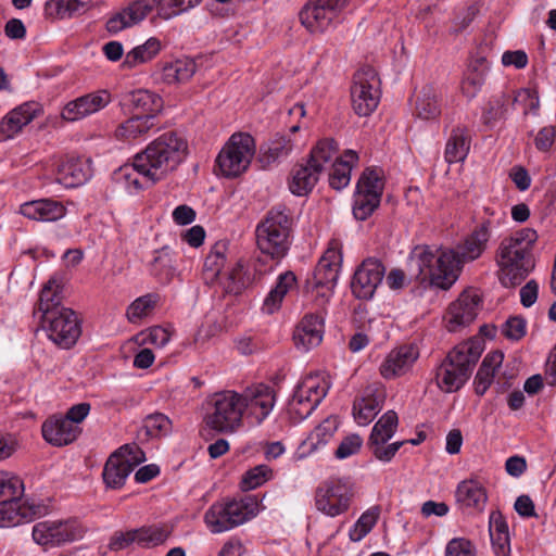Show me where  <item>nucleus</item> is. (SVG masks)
Segmentation results:
<instances>
[{
    "label": "nucleus",
    "instance_id": "f257e3e1",
    "mask_svg": "<svg viewBox=\"0 0 556 556\" xmlns=\"http://www.w3.org/2000/svg\"><path fill=\"white\" fill-rule=\"evenodd\" d=\"M187 154V140L175 131H168L135 155V167L147 184L154 185L176 170Z\"/></svg>",
    "mask_w": 556,
    "mask_h": 556
},
{
    "label": "nucleus",
    "instance_id": "f03ea898",
    "mask_svg": "<svg viewBox=\"0 0 556 556\" xmlns=\"http://www.w3.org/2000/svg\"><path fill=\"white\" fill-rule=\"evenodd\" d=\"M539 236L533 228H522L504 238L496 252L500 281L505 288L519 286L534 269L532 254Z\"/></svg>",
    "mask_w": 556,
    "mask_h": 556
},
{
    "label": "nucleus",
    "instance_id": "7ed1b4c3",
    "mask_svg": "<svg viewBox=\"0 0 556 556\" xmlns=\"http://www.w3.org/2000/svg\"><path fill=\"white\" fill-rule=\"evenodd\" d=\"M484 350L481 339H469L455 345L437 369V384L447 393L458 391L470 378Z\"/></svg>",
    "mask_w": 556,
    "mask_h": 556
},
{
    "label": "nucleus",
    "instance_id": "20e7f679",
    "mask_svg": "<svg viewBox=\"0 0 556 556\" xmlns=\"http://www.w3.org/2000/svg\"><path fill=\"white\" fill-rule=\"evenodd\" d=\"M293 218L285 205L271 207L255 229L256 244L262 254L273 261L283 258L291 245Z\"/></svg>",
    "mask_w": 556,
    "mask_h": 556
},
{
    "label": "nucleus",
    "instance_id": "39448f33",
    "mask_svg": "<svg viewBox=\"0 0 556 556\" xmlns=\"http://www.w3.org/2000/svg\"><path fill=\"white\" fill-rule=\"evenodd\" d=\"M435 254L429 247H416L412 253V262L418 269L417 278L429 281L431 286L443 290L450 289L458 278L462 262L456 251L439 250Z\"/></svg>",
    "mask_w": 556,
    "mask_h": 556
},
{
    "label": "nucleus",
    "instance_id": "423d86ee",
    "mask_svg": "<svg viewBox=\"0 0 556 556\" xmlns=\"http://www.w3.org/2000/svg\"><path fill=\"white\" fill-rule=\"evenodd\" d=\"M202 0H137L111 16L106 22L109 33L116 34L143 21L149 13L160 7L165 18L177 15L198 5Z\"/></svg>",
    "mask_w": 556,
    "mask_h": 556
},
{
    "label": "nucleus",
    "instance_id": "0eeeda50",
    "mask_svg": "<svg viewBox=\"0 0 556 556\" xmlns=\"http://www.w3.org/2000/svg\"><path fill=\"white\" fill-rule=\"evenodd\" d=\"M39 329L48 340L62 350L74 348L83 332L81 319L70 307H54L43 311L37 331Z\"/></svg>",
    "mask_w": 556,
    "mask_h": 556
},
{
    "label": "nucleus",
    "instance_id": "6e6552de",
    "mask_svg": "<svg viewBox=\"0 0 556 556\" xmlns=\"http://www.w3.org/2000/svg\"><path fill=\"white\" fill-rule=\"evenodd\" d=\"M208 406L204 422L211 430L217 433H231L242 425L243 409L239 393L235 391L215 393Z\"/></svg>",
    "mask_w": 556,
    "mask_h": 556
},
{
    "label": "nucleus",
    "instance_id": "1a4fd4ad",
    "mask_svg": "<svg viewBox=\"0 0 556 556\" xmlns=\"http://www.w3.org/2000/svg\"><path fill=\"white\" fill-rule=\"evenodd\" d=\"M255 153L254 138L244 132L233 134L216 157L220 174L233 178L245 172Z\"/></svg>",
    "mask_w": 556,
    "mask_h": 556
},
{
    "label": "nucleus",
    "instance_id": "9d476101",
    "mask_svg": "<svg viewBox=\"0 0 556 556\" xmlns=\"http://www.w3.org/2000/svg\"><path fill=\"white\" fill-rule=\"evenodd\" d=\"M252 504L244 500L216 502L204 514V522L213 533L231 530L250 519Z\"/></svg>",
    "mask_w": 556,
    "mask_h": 556
},
{
    "label": "nucleus",
    "instance_id": "9b49d317",
    "mask_svg": "<svg viewBox=\"0 0 556 556\" xmlns=\"http://www.w3.org/2000/svg\"><path fill=\"white\" fill-rule=\"evenodd\" d=\"M146 460L144 453L136 444H125L108 458L102 478L108 488L121 489L136 466Z\"/></svg>",
    "mask_w": 556,
    "mask_h": 556
},
{
    "label": "nucleus",
    "instance_id": "f8f14e48",
    "mask_svg": "<svg viewBox=\"0 0 556 556\" xmlns=\"http://www.w3.org/2000/svg\"><path fill=\"white\" fill-rule=\"evenodd\" d=\"M353 486L342 479H328L315 490V506L317 510L337 517L348 511L353 498Z\"/></svg>",
    "mask_w": 556,
    "mask_h": 556
},
{
    "label": "nucleus",
    "instance_id": "ddd939ff",
    "mask_svg": "<svg viewBox=\"0 0 556 556\" xmlns=\"http://www.w3.org/2000/svg\"><path fill=\"white\" fill-rule=\"evenodd\" d=\"M378 85L377 74L370 67L358 71L354 75L351 99L353 110L357 115L369 116L377 109L380 100Z\"/></svg>",
    "mask_w": 556,
    "mask_h": 556
},
{
    "label": "nucleus",
    "instance_id": "4468645a",
    "mask_svg": "<svg viewBox=\"0 0 556 556\" xmlns=\"http://www.w3.org/2000/svg\"><path fill=\"white\" fill-rule=\"evenodd\" d=\"M46 172L42 178H49V173L56 174L55 181L66 188H76L87 182L92 173L87 161L80 159H67L60 161L55 155L40 163Z\"/></svg>",
    "mask_w": 556,
    "mask_h": 556
},
{
    "label": "nucleus",
    "instance_id": "2eb2a0df",
    "mask_svg": "<svg viewBox=\"0 0 556 556\" xmlns=\"http://www.w3.org/2000/svg\"><path fill=\"white\" fill-rule=\"evenodd\" d=\"M86 529L76 519L37 522V545L45 549L84 538Z\"/></svg>",
    "mask_w": 556,
    "mask_h": 556
},
{
    "label": "nucleus",
    "instance_id": "dca6fc26",
    "mask_svg": "<svg viewBox=\"0 0 556 556\" xmlns=\"http://www.w3.org/2000/svg\"><path fill=\"white\" fill-rule=\"evenodd\" d=\"M349 0H308L299 13L302 25L311 33L324 31Z\"/></svg>",
    "mask_w": 556,
    "mask_h": 556
},
{
    "label": "nucleus",
    "instance_id": "f3484780",
    "mask_svg": "<svg viewBox=\"0 0 556 556\" xmlns=\"http://www.w3.org/2000/svg\"><path fill=\"white\" fill-rule=\"evenodd\" d=\"M482 300L472 290H465L452 302L444 316L445 327L450 332H457L469 326L481 309Z\"/></svg>",
    "mask_w": 556,
    "mask_h": 556
},
{
    "label": "nucleus",
    "instance_id": "a211bd4d",
    "mask_svg": "<svg viewBox=\"0 0 556 556\" xmlns=\"http://www.w3.org/2000/svg\"><path fill=\"white\" fill-rule=\"evenodd\" d=\"M386 275V267L376 258H367L356 268L352 281V293L361 300H370Z\"/></svg>",
    "mask_w": 556,
    "mask_h": 556
},
{
    "label": "nucleus",
    "instance_id": "6ab92c4d",
    "mask_svg": "<svg viewBox=\"0 0 556 556\" xmlns=\"http://www.w3.org/2000/svg\"><path fill=\"white\" fill-rule=\"evenodd\" d=\"M112 102V94L106 89H99L83 94L65 104L61 116L67 122H77L96 114Z\"/></svg>",
    "mask_w": 556,
    "mask_h": 556
},
{
    "label": "nucleus",
    "instance_id": "aec40b11",
    "mask_svg": "<svg viewBox=\"0 0 556 556\" xmlns=\"http://www.w3.org/2000/svg\"><path fill=\"white\" fill-rule=\"evenodd\" d=\"M118 104L125 114L149 116L151 119H154L163 109L162 98L147 89L124 92Z\"/></svg>",
    "mask_w": 556,
    "mask_h": 556
},
{
    "label": "nucleus",
    "instance_id": "412c9836",
    "mask_svg": "<svg viewBox=\"0 0 556 556\" xmlns=\"http://www.w3.org/2000/svg\"><path fill=\"white\" fill-rule=\"evenodd\" d=\"M242 409H249L255 418L256 424H261L271 412L275 405L274 390L263 383L247 388L240 394Z\"/></svg>",
    "mask_w": 556,
    "mask_h": 556
},
{
    "label": "nucleus",
    "instance_id": "4be33fe9",
    "mask_svg": "<svg viewBox=\"0 0 556 556\" xmlns=\"http://www.w3.org/2000/svg\"><path fill=\"white\" fill-rule=\"evenodd\" d=\"M419 357V350L414 344L393 349L380 366V374L386 379L405 375Z\"/></svg>",
    "mask_w": 556,
    "mask_h": 556
},
{
    "label": "nucleus",
    "instance_id": "5701e85b",
    "mask_svg": "<svg viewBox=\"0 0 556 556\" xmlns=\"http://www.w3.org/2000/svg\"><path fill=\"white\" fill-rule=\"evenodd\" d=\"M43 439L52 445L64 446L73 443L81 433V428L73 425L65 416L51 417L41 427Z\"/></svg>",
    "mask_w": 556,
    "mask_h": 556
},
{
    "label": "nucleus",
    "instance_id": "b1692460",
    "mask_svg": "<svg viewBox=\"0 0 556 556\" xmlns=\"http://www.w3.org/2000/svg\"><path fill=\"white\" fill-rule=\"evenodd\" d=\"M323 336V318L317 314H306L294 330L293 341L298 348L308 351L320 344Z\"/></svg>",
    "mask_w": 556,
    "mask_h": 556
},
{
    "label": "nucleus",
    "instance_id": "393cba45",
    "mask_svg": "<svg viewBox=\"0 0 556 556\" xmlns=\"http://www.w3.org/2000/svg\"><path fill=\"white\" fill-rule=\"evenodd\" d=\"M320 175L319 164L312 165L307 161L296 164L290 174L289 189L294 195H307L318 182Z\"/></svg>",
    "mask_w": 556,
    "mask_h": 556
},
{
    "label": "nucleus",
    "instance_id": "a878e982",
    "mask_svg": "<svg viewBox=\"0 0 556 556\" xmlns=\"http://www.w3.org/2000/svg\"><path fill=\"white\" fill-rule=\"evenodd\" d=\"M35 118L33 102H25L10 111L0 123V141L13 138Z\"/></svg>",
    "mask_w": 556,
    "mask_h": 556
},
{
    "label": "nucleus",
    "instance_id": "bb28decb",
    "mask_svg": "<svg viewBox=\"0 0 556 556\" xmlns=\"http://www.w3.org/2000/svg\"><path fill=\"white\" fill-rule=\"evenodd\" d=\"M383 392L372 387H367L359 400L353 403V416L361 426L372 421L382 407Z\"/></svg>",
    "mask_w": 556,
    "mask_h": 556
},
{
    "label": "nucleus",
    "instance_id": "cd10ccee",
    "mask_svg": "<svg viewBox=\"0 0 556 556\" xmlns=\"http://www.w3.org/2000/svg\"><path fill=\"white\" fill-rule=\"evenodd\" d=\"M34 518V504L14 500L0 501V528L31 522Z\"/></svg>",
    "mask_w": 556,
    "mask_h": 556
},
{
    "label": "nucleus",
    "instance_id": "c85d7f7f",
    "mask_svg": "<svg viewBox=\"0 0 556 556\" xmlns=\"http://www.w3.org/2000/svg\"><path fill=\"white\" fill-rule=\"evenodd\" d=\"M264 262L261 257L255 260L254 263V275L252 276L244 264L239 261L231 271L227 275L226 281L224 282V290L226 293L240 294L243 289L249 287L255 279V277H262L267 269L263 268Z\"/></svg>",
    "mask_w": 556,
    "mask_h": 556
},
{
    "label": "nucleus",
    "instance_id": "c756f323",
    "mask_svg": "<svg viewBox=\"0 0 556 556\" xmlns=\"http://www.w3.org/2000/svg\"><path fill=\"white\" fill-rule=\"evenodd\" d=\"M456 501L462 508L483 511L488 502L485 488L477 480L462 481L455 492Z\"/></svg>",
    "mask_w": 556,
    "mask_h": 556
},
{
    "label": "nucleus",
    "instance_id": "7c9ffc66",
    "mask_svg": "<svg viewBox=\"0 0 556 556\" xmlns=\"http://www.w3.org/2000/svg\"><path fill=\"white\" fill-rule=\"evenodd\" d=\"M341 256L334 249H328L318 261L314 270L315 287L333 288L339 278Z\"/></svg>",
    "mask_w": 556,
    "mask_h": 556
},
{
    "label": "nucleus",
    "instance_id": "2f4dec72",
    "mask_svg": "<svg viewBox=\"0 0 556 556\" xmlns=\"http://www.w3.org/2000/svg\"><path fill=\"white\" fill-rule=\"evenodd\" d=\"M489 533L495 556H509L510 535L508 525L500 510H493L490 514Z\"/></svg>",
    "mask_w": 556,
    "mask_h": 556
},
{
    "label": "nucleus",
    "instance_id": "473e14b6",
    "mask_svg": "<svg viewBox=\"0 0 556 556\" xmlns=\"http://www.w3.org/2000/svg\"><path fill=\"white\" fill-rule=\"evenodd\" d=\"M292 149L293 142L289 137L276 134L268 141L260 146L258 162L263 168H266L279 159L289 155Z\"/></svg>",
    "mask_w": 556,
    "mask_h": 556
},
{
    "label": "nucleus",
    "instance_id": "72a5a7b5",
    "mask_svg": "<svg viewBox=\"0 0 556 556\" xmlns=\"http://www.w3.org/2000/svg\"><path fill=\"white\" fill-rule=\"evenodd\" d=\"M328 386L321 383L318 377L308 376L304 378L298 386L293 394L301 401L311 402L308 409L302 414H312L328 393Z\"/></svg>",
    "mask_w": 556,
    "mask_h": 556
},
{
    "label": "nucleus",
    "instance_id": "f704fd0d",
    "mask_svg": "<svg viewBox=\"0 0 556 556\" xmlns=\"http://www.w3.org/2000/svg\"><path fill=\"white\" fill-rule=\"evenodd\" d=\"M176 253L169 247L155 251L150 274L162 285H168L176 275Z\"/></svg>",
    "mask_w": 556,
    "mask_h": 556
},
{
    "label": "nucleus",
    "instance_id": "c9c22d12",
    "mask_svg": "<svg viewBox=\"0 0 556 556\" xmlns=\"http://www.w3.org/2000/svg\"><path fill=\"white\" fill-rule=\"evenodd\" d=\"M511 105V97L506 92L493 94L482 108L481 122L493 129L495 125L507 117Z\"/></svg>",
    "mask_w": 556,
    "mask_h": 556
},
{
    "label": "nucleus",
    "instance_id": "e433bc0d",
    "mask_svg": "<svg viewBox=\"0 0 556 556\" xmlns=\"http://www.w3.org/2000/svg\"><path fill=\"white\" fill-rule=\"evenodd\" d=\"M357 160L358 155L353 150H346L342 156L336 157L329 174V185L331 188L341 190L350 184L351 170Z\"/></svg>",
    "mask_w": 556,
    "mask_h": 556
},
{
    "label": "nucleus",
    "instance_id": "4c0bfd02",
    "mask_svg": "<svg viewBox=\"0 0 556 556\" xmlns=\"http://www.w3.org/2000/svg\"><path fill=\"white\" fill-rule=\"evenodd\" d=\"M64 276L61 273H54L50 279L42 286L39 295L38 309L43 314L46 309L54 307H64L62 305L63 299Z\"/></svg>",
    "mask_w": 556,
    "mask_h": 556
},
{
    "label": "nucleus",
    "instance_id": "58836bf2",
    "mask_svg": "<svg viewBox=\"0 0 556 556\" xmlns=\"http://www.w3.org/2000/svg\"><path fill=\"white\" fill-rule=\"evenodd\" d=\"M470 148V138L466 127H456L452 130L445 146L444 157L450 164L463 162Z\"/></svg>",
    "mask_w": 556,
    "mask_h": 556
},
{
    "label": "nucleus",
    "instance_id": "ea45409f",
    "mask_svg": "<svg viewBox=\"0 0 556 556\" xmlns=\"http://www.w3.org/2000/svg\"><path fill=\"white\" fill-rule=\"evenodd\" d=\"M440 92L427 85L420 90L415 105V113L421 119H433L441 114Z\"/></svg>",
    "mask_w": 556,
    "mask_h": 556
},
{
    "label": "nucleus",
    "instance_id": "a19ab883",
    "mask_svg": "<svg viewBox=\"0 0 556 556\" xmlns=\"http://www.w3.org/2000/svg\"><path fill=\"white\" fill-rule=\"evenodd\" d=\"M89 3L90 0H48L43 14L47 18L63 20L85 12Z\"/></svg>",
    "mask_w": 556,
    "mask_h": 556
},
{
    "label": "nucleus",
    "instance_id": "79ce46f5",
    "mask_svg": "<svg viewBox=\"0 0 556 556\" xmlns=\"http://www.w3.org/2000/svg\"><path fill=\"white\" fill-rule=\"evenodd\" d=\"M296 277L293 271H286L278 277L276 286L269 291L263 303V311L267 314L276 312L285 295L295 286Z\"/></svg>",
    "mask_w": 556,
    "mask_h": 556
},
{
    "label": "nucleus",
    "instance_id": "37998d69",
    "mask_svg": "<svg viewBox=\"0 0 556 556\" xmlns=\"http://www.w3.org/2000/svg\"><path fill=\"white\" fill-rule=\"evenodd\" d=\"M339 424L338 416H328L309 433L302 446L307 447V451L312 453L319 446L326 445L338 430Z\"/></svg>",
    "mask_w": 556,
    "mask_h": 556
},
{
    "label": "nucleus",
    "instance_id": "c03bdc74",
    "mask_svg": "<svg viewBox=\"0 0 556 556\" xmlns=\"http://www.w3.org/2000/svg\"><path fill=\"white\" fill-rule=\"evenodd\" d=\"M161 41L157 38L151 37L143 45L135 47L130 50L124 61V68H134L139 64L151 61L161 51Z\"/></svg>",
    "mask_w": 556,
    "mask_h": 556
},
{
    "label": "nucleus",
    "instance_id": "a18cd8bd",
    "mask_svg": "<svg viewBox=\"0 0 556 556\" xmlns=\"http://www.w3.org/2000/svg\"><path fill=\"white\" fill-rule=\"evenodd\" d=\"M339 151L338 142L332 138H325L319 140L311 150L307 162L312 165H320L323 173L329 164L336 161Z\"/></svg>",
    "mask_w": 556,
    "mask_h": 556
},
{
    "label": "nucleus",
    "instance_id": "49530a36",
    "mask_svg": "<svg viewBox=\"0 0 556 556\" xmlns=\"http://www.w3.org/2000/svg\"><path fill=\"white\" fill-rule=\"evenodd\" d=\"M489 240L485 232L473 229L459 245V252H456L460 257L462 265L464 262L479 258L486 250Z\"/></svg>",
    "mask_w": 556,
    "mask_h": 556
},
{
    "label": "nucleus",
    "instance_id": "de8ad7c7",
    "mask_svg": "<svg viewBox=\"0 0 556 556\" xmlns=\"http://www.w3.org/2000/svg\"><path fill=\"white\" fill-rule=\"evenodd\" d=\"M484 59L476 60L475 64H471L466 76L462 81V93L468 99H475L485 81V68L483 67Z\"/></svg>",
    "mask_w": 556,
    "mask_h": 556
},
{
    "label": "nucleus",
    "instance_id": "09e8293b",
    "mask_svg": "<svg viewBox=\"0 0 556 556\" xmlns=\"http://www.w3.org/2000/svg\"><path fill=\"white\" fill-rule=\"evenodd\" d=\"M397 425V414L394 410H388L374 425L368 443H387L394 435Z\"/></svg>",
    "mask_w": 556,
    "mask_h": 556
},
{
    "label": "nucleus",
    "instance_id": "8fccbe9b",
    "mask_svg": "<svg viewBox=\"0 0 556 556\" xmlns=\"http://www.w3.org/2000/svg\"><path fill=\"white\" fill-rule=\"evenodd\" d=\"M154 119L149 116H135L132 115L126 122L121 124L115 130V136L118 139H136L146 135L152 127H154Z\"/></svg>",
    "mask_w": 556,
    "mask_h": 556
},
{
    "label": "nucleus",
    "instance_id": "3c124183",
    "mask_svg": "<svg viewBox=\"0 0 556 556\" xmlns=\"http://www.w3.org/2000/svg\"><path fill=\"white\" fill-rule=\"evenodd\" d=\"M132 531L135 543L144 548L163 544L169 535V531L165 527L156 525L132 529Z\"/></svg>",
    "mask_w": 556,
    "mask_h": 556
},
{
    "label": "nucleus",
    "instance_id": "603ef678",
    "mask_svg": "<svg viewBox=\"0 0 556 556\" xmlns=\"http://www.w3.org/2000/svg\"><path fill=\"white\" fill-rule=\"evenodd\" d=\"M226 250L227 245L225 242H217L205 257L204 273L206 275V279H210L211 282L218 278L226 264Z\"/></svg>",
    "mask_w": 556,
    "mask_h": 556
},
{
    "label": "nucleus",
    "instance_id": "864d4df0",
    "mask_svg": "<svg viewBox=\"0 0 556 556\" xmlns=\"http://www.w3.org/2000/svg\"><path fill=\"white\" fill-rule=\"evenodd\" d=\"M197 65L193 60H176L164 67V78L167 83L188 81L195 73Z\"/></svg>",
    "mask_w": 556,
    "mask_h": 556
},
{
    "label": "nucleus",
    "instance_id": "5fc2aeb1",
    "mask_svg": "<svg viewBox=\"0 0 556 556\" xmlns=\"http://www.w3.org/2000/svg\"><path fill=\"white\" fill-rule=\"evenodd\" d=\"M380 513L381 507L379 505H375L364 511L354 525V528L350 531V539L353 542H358L364 539L376 526Z\"/></svg>",
    "mask_w": 556,
    "mask_h": 556
},
{
    "label": "nucleus",
    "instance_id": "6e6d98bb",
    "mask_svg": "<svg viewBox=\"0 0 556 556\" xmlns=\"http://www.w3.org/2000/svg\"><path fill=\"white\" fill-rule=\"evenodd\" d=\"M383 189L384 182L381 178V172L370 167L363 172L356 185V191L365 194H376L378 198L382 197Z\"/></svg>",
    "mask_w": 556,
    "mask_h": 556
},
{
    "label": "nucleus",
    "instance_id": "4d7b16f0",
    "mask_svg": "<svg viewBox=\"0 0 556 556\" xmlns=\"http://www.w3.org/2000/svg\"><path fill=\"white\" fill-rule=\"evenodd\" d=\"M160 301L157 293H148L136 299L127 308V318L130 323H136L149 315Z\"/></svg>",
    "mask_w": 556,
    "mask_h": 556
},
{
    "label": "nucleus",
    "instance_id": "13d9d810",
    "mask_svg": "<svg viewBox=\"0 0 556 556\" xmlns=\"http://www.w3.org/2000/svg\"><path fill=\"white\" fill-rule=\"evenodd\" d=\"M381 198L356 191L354 194L353 215L357 220H366L379 207Z\"/></svg>",
    "mask_w": 556,
    "mask_h": 556
},
{
    "label": "nucleus",
    "instance_id": "bf43d9fd",
    "mask_svg": "<svg viewBox=\"0 0 556 556\" xmlns=\"http://www.w3.org/2000/svg\"><path fill=\"white\" fill-rule=\"evenodd\" d=\"M170 426L172 422L167 416L155 413L146 417L140 432H143L146 438H159L166 435L170 431Z\"/></svg>",
    "mask_w": 556,
    "mask_h": 556
},
{
    "label": "nucleus",
    "instance_id": "052dcab7",
    "mask_svg": "<svg viewBox=\"0 0 556 556\" xmlns=\"http://www.w3.org/2000/svg\"><path fill=\"white\" fill-rule=\"evenodd\" d=\"M24 493L23 481L10 472H0V498L22 501Z\"/></svg>",
    "mask_w": 556,
    "mask_h": 556
},
{
    "label": "nucleus",
    "instance_id": "680f3d73",
    "mask_svg": "<svg viewBox=\"0 0 556 556\" xmlns=\"http://www.w3.org/2000/svg\"><path fill=\"white\" fill-rule=\"evenodd\" d=\"M66 213L65 206L52 199H37V222H55Z\"/></svg>",
    "mask_w": 556,
    "mask_h": 556
},
{
    "label": "nucleus",
    "instance_id": "e2e57ef3",
    "mask_svg": "<svg viewBox=\"0 0 556 556\" xmlns=\"http://www.w3.org/2000/svg\"><path fill=\"white\" fill-rule=\"evenodd\" d=\"M273 475V470L267 465H257L242 476L241 489L243 491L254 490L264 484Z\"/></svg>",
    "mask_w": 556,
    "mask_h": 556
},
{
    "label": "nucleus",
    "instance_id": "0e129e2a",
    "mask_svg": "<svg viewBox=\"0 0 556 556\" xmlns=\"http://www.w3.org/2000/svg\"><path fill=\"white\" fill-rule=\"evenodd\" d=\"M116 179L124 180L127 186H132L136 190H141L151 186L147 184L142 175L138 173V168L135 167V161L131 165L122 166L116 173Z\"/></svg>",
    "mask_w": 556,
    "mask_h": 556
},
{
    "label": "nucleus",
    "instance_id": "69168bd1",
    "mask_svg": "<svg viewBox=\"0 0 556 556\" xmlns=\"http://www.w3.org/2000/svg\"><path fill=\"white\" fill-rule=\"evenodd\" d=\"M362 445L363 439L359 434H349L341 441V443L339 444L338 448L334 452V455L339 459L348 458L352 455L357 454Z\"/></svg>",
    "mask_w": 556,
    "mask_h": 556
},
{
    "label": "nucleus",
    "instance_id": "338daca9",
    "mask_svg": "<svg viewBox=\"0 0 556 556\" xmlns=\"http://www.w3.org/2000/svg\"><path fill=\"white\" fill-rule=\"evenodd\" d=\"M526 327L525 318L511 316L502 326V333L511 341H519L526 336Z\"/></svg>",
    "mask_w": 556,
    "mask_h": 556
},
{
    "label": "nucleus",
    "instance_id": "774afa93",
    "mask_svg": "<svg viewBox=\"0 0 556 556\" xmlns=\"http://www.w3.org/2000/svg\"><path fill=\"white\" fill-rule=\"evenodd\" d=\"M476 547L465 538L452 539L445 547V556H476Z\"/></svg>",
    "mask_w": 556,
    "mask_h": 556
}]
</instances>
